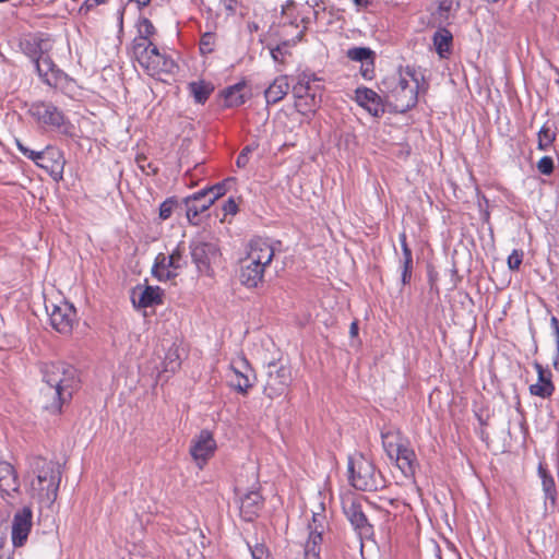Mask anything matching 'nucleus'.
I'll return each mask as SVG.
<instances>
[{"label":"nucleus","instance_id":"obj_3","mask_svg":"<svg viewBox=\"0 0 559 559\" xmlns=\"http://www.w3.org/2000/svg\"><path fill=\"white\" fill-rule=\"evenodd\" d=\"M423 82L421 72L407 66L404 69L401 68L396 73L388 75L382 81V86L388 100L396 110L404 112L417 104Z\"/></svg>","mask_w":559,"mask_h":559},{"label":"nucleus","instance_id":"obj_17","mask_svg":"<svg viewBox=\"0 0 559 559\" xmlns=\"http://www.w3.org/2000/svg\"><path fill=\"white\" fill-rule=\"evenodd\" d=\"M33 526V512L29 507L19 510L12 521L11 538L14 547H21L27 540Z\"/></svg>","mask_w":559,"mask_h":559},{"label":"nucleus","instance_id":"obj_8","mask_svg":"<svg viewBox=\"0 0 559 559\" xmlns=\"http://www.w3.org/2000/svg\"><path fill=\"white\" fill-rule=\"evenodd\" d=\"M132 57L151 76L162 73H171L176 68L174 60L165 53H162L153 44L147 48L138 44V51L132 53Z\"/></svg>","mask_w":559,"mask_h":559},{"label":"nucleus","instance_id":"obj_46","mask_svg":"<svg viewBox=\"0 0 559 559\" xmlns=\"http://www.w3.org/2000/svg\"><path fill=\"white\" fill-rule=\"evenodd\" d=\"M360 74L365 80H372L374 78V59H369L361 63Z\"/></svg>","mask_w":559,"mask_h":559},{"label":"nucleus","instance_id":"obj_42","mask_svg":"<svg viewBox=\"0 0 559 559\" xmlns=\"http://www.w3.org/2000/svg\"><path fill=\"white\" fill-rule=\"evenodd\" d=\"M257 147L258 145L251 144L242 148V151L239 153L236 159V165L238 168H245L248 165L250 155Z\"/></svg>","mask_w":559,"mask_h":559},{"label":"nucleus","instance_id":"obj_39","mask_svg":"<svg viewBox=\"0 0 559 559\" xmlns=\"http://www.w3.org/2000/svg\"><path fill=\"white\" fill-rule=\"evenodd\" d=\"M216 34L213 32H205L200 39L199 49L201 55L206 56L215 50Z\"/></svg>","mask_w":559,"mask_h":559},{"label":"nucleus","instance_id":"obj_22","mask_svg":"<svg viewBox=\"0 0 559 559\" xmlns=\"http://www.w3.org/2000/svg\"><path fill=\"white\" fill-rule=\"evenodd\" d=\"M534 367L537 372V382L530 385V393L542 399L550 397L555 391L550 370L545 369L539 362H535Z\"/></svg>","mask_w":559,"mask_h":559},{"label":"nucleus","instance_id":"obj_33","mask_svg":"<svg viewBox=\"0 0 559 559\" xmlns=\"http://www.w3.org/2000/svg\"><path fill=\"white\" fill-rule=\"evenodd\" d=\"M432 41L440 58H447L451 53L453 35L449 29L438 28L433 34Z\"/></svg>","mask_w":559,"mask_h":559},{"label":"nucleus","instance_id":"obj_57","mask_svg":"<svg viewBox=\"0 0 559 559\" xmlns=\"http://www.w3.org/2000/svg\"><path fill=\"white\" fill-rule=\"evenodd\" d=\"M250 28H251V29H257V28H258V26H257L255 24H252V26L250 25Z\"/></svg>","mask_w":559,"mask_h":559},{"label":"nucleus","instance_id":"obj_35","mask_svg":"<svg viewBox=\"0 0 559 559\" xmlns=\"http://www.w3.org/2000/svg\"><path fill=\"white\" fill-rule=\"evenodd\" d=\"M245 87V83H237L227 87L224 91L225 105L227 107H238L242 105L246 100V97L243 95Z\"/></svg>","mask_w":559,"mask_h":559},{"label":"nucleus","instance_id":"obj_25","mask_svg":"<svg viewBox=\"0 0 559 559\" xmlns=\"http://www.w3.org/2000/svg\"><path fill=\"white\" fill-rule=\"evenodd\" d=\"M262 497L258 490H250L240 497V515L245 521H253L262 508Z\"/></svg>","mask_w":559,"mask_h":559},{"label":"nucleus","instance_id":"obj_28","mask_svg":"<svg viewBox=\"0 0 559 559\" xmlns=\"http://www.w3.org/2000/svg\"><path fill=\"white\" fill-rule=\"evenodd\" d=\"M399 239L402 248V258L400 260L401 281L403 285H406L411 282L412 278L413 254L411 248L407 245L406 234L404 231L400 234Z\"/></svg>","mask_w":559,"mask_h":559},{"label":"nucleus","instance_id":"obj_18","mask_svg":"<svg viewBox=\"0 0 559 559\" xmlns=\"http://www.w3.org/2000/svg\"><path fill=\"white\" fill-rule=\"evenodd\" d=\"M267 267L259 262L249 260L246 257L242 261V265L240 269V282L248 288H257L264 278V273Z\"/></svg>","mask_w":559,"mask_h":559},{"label":"nucleus","instance_id":"obj_48","mask_svg":"<svg viewBox=\"0 0 559 559\" xmlns=\"http://www.w3.org/2000/svg\"><path fill=\"white\" fill-rule=\"evenodd\" d=\"M252 559H266L267 554L263 545H255L251 548Z\"/></svg>","mask_w":559,"mask_h":559},{"label":"nucleus","instance_id":"obj_36","mask_svg":"<svg viewBox=\"0 0 559 559\" xmlns=\"http://www.w3.org/2000/svg\"><path fill=\"white\" fill-rule=\"evenodd\" d=\"M381 437H382V444H383V448H384L388 456L391 460H393L395 452L397 451V449H400V447L403 445V443L405 441L402 440L399 435L393 433L391 431L382 432Z\"/></svg>","mask_w":559,"mask_h":559},{"label":"nucleus","instance_id":"obj_10","mask_svg":"<svg viewBox=\"0 0 559 559\" xmlns=\"http://www.w3.org/2000/svg\"><path fill=\"white\" fill-rule=\"evenodd\" d=\"M49 322L52 329L62 334H70L76 322V310L72 304L60 301L59 304H46Z\"/></svg>","mask_w":559,"mask_h":559},{"label":"nucleus","instance_id":"obj_40","mask_svg":"<svg viewBox=\"0 0 559 559\" xmlns=\"http://www.w3.org/2000/svg\"><path fill=\"white\" fill-rule=\"evenodd\" d=\"M189 87L194 100L199 104L205 103L210 96L211 90L203 82H192Z\"/></svg>","mask_w":559,"mask_h":559},{"label":"nucleus","instance_id":"obj_21","mask_svg":"<svg viewBox=\"0 0 559 559\" xmlns=\"http://www.w3.org/2000/svg\"><path fill=\"white\" fill-rule=\"evenodd\" d=\"M132 302L138 308H148L163 302V290L158 286L136 287Z\"/></svg>","mask_w":559,"mask_h":559},{"label":"nucleus","instance_id":"obj_37","mask_svg":"<svg viewBox=\"0 0 559 559\" xmlns=\"http://www.w3.org/2000/svg\"><path fill=\"white\" fill-rule=\"evenodd\" d=\"M437 5L436 13L442 21L449 20L460 8V0H435Z\"/></svg>","mask_w":559,"mask_h":559},{"label":"nucleus","instance_id":"obj_29","mask_svg":"<svg viewBox=\"0 0 559 559\" xmlns=\"http://www.w3.org/2000/svg\"><path fill=\"white\" fill-rule=\"evenodd\" d=\"M155 34V27L147 17H141L138 22V36L133 39L131 46V53L138 51V44L142 47H150L153 43L151 37Z\"/></svg>","mask_w":559,"mask_h":559},{"label":"nucleus","instance_id":"obj_27","mask_svg":"<svg viewBox=\"0 0 559 559\" xmlns=\"http://www.w3.org/2000/svg\"><path fill=\"white\" fill-rule=\"evenodd\" d=\"M289 88L290 85L286 75L275 78L264 92L266 103L276 104L281 102L287 95Z\"/></svg>","mask_w":559,"mask_h":559},{"label":"nucleus","instance_id":"obj_24","mask_svg":"<svg viewBox=\"0 0 559 559\" xmlns=\"http://www.w3.org/2000/svg\"><path fill=\"white\" fill-rule=\"evenodd\" d=\"M20 483L14 467L4 461H0V492L2 497H12L17 492Z\"/></svg>","mask_w":559,"mask_h":559},{"label":"nucleus","instance_id":"obj_2","mask_svg":"<svg viewBox=\"0 0 559 559\" xmlns=\"http://www.w3.org/2000/svg\"><path fill=\"white\" fill-rule=\"evenodd\" d=\"M41 395L47 400L44 407L52 414L61 411L62 404L70 401L78 385L75 369L64 362L46 364L43 368Z\"/></svg>","mask_w":559,"mask_h":559},{"label":"nucleus","instance_id":"obj_41","mask_svg":"<svg viewBox=\"0 0 559 559\" xmlns=\"http://www.w3.org/2000/svg\"><path fill=\"white\" fill-rule=\"evenodd\" d=\"M234 178H228L222 182H218L207 189H205L210 195V199L214 203L218 198L223 197L227 191V185L233 182Z\"/></svg>","mask_w":559,"mask_h":559},{"label":"nucleus","instance_id":"obj_31","mask_svg":"<svg viewBox=\"0 0 559 559\" xmlns=\"http://www.w3.org/2000/svg\"><path fill=\"white\" fill-rule=\"evenodd\" d=\"M295 98V107L298 112L301 115L312 114L317 110L321 103V94H316V92H306L298 94H293Z\"/></svg>","mask_w":559,"mask_h":559},{"label":"nucleus","instance_id":"obj_4","mask_svg":"<svg viewBox=\"0 0 559 559\" xmlns=\"http://www.w3.org/2000/svg\"><path fill=\"white\" fill-rule=\"evenodd\" d=\"M314 508L311 509L312 518L308 524L309 536L305 544L304 559H321V544L323 534L329 528V521L325 514V504L319 492Z\"/></svg>","mask_w":559,"mask_h":559},{"label":"nucleus","instance_id":"obj_34","mask_svg":"<svg viewBox=\"0 0 559 559\" xmlns=\"http://www.w3.org/2000/svg\"><path fill=\"white\" fill-rule=\"evenodd\" d=\"M556 129L549 121L544 123L537 133V148L548 151L556 140Z\"/></svg>","mask_w":559,"mask_h":559},{"label":"nucleus","instance_id":"obj_44","mask_svg":"<svg viewBox=\"0 0 559 559\" xmlns=\"http://www.w3.org/2000/svg\"><path fill=\"white\" fill-rule=\"evenodd\" d=\"M175 201L173 199L165 200L159 206V218L165 221L168 219L174 211Z\"/></svg>","mask_w":559,"mask_h":559},{"label":"nucleus","instance_id":"obj_47","mask_svg":"<svg viewBox=\"0 0 559 559\" xmlns=\"http://www.w3.org/2000/svg\"><path fill=\"white\" fill-rule=\"evenodd\" d=\"M224 213L235 215L238 212V205L233 198H229L223 205Z\"/></svg>","mask_w":559,"mask_h":559},{"label":"nucleus","instance_id":"obj_19","mask_svg":"<svg viewBox=\"0 0 559 559\" xmlns=\"http://www.w3.org/2000/svg\"><path fill=\"white\" fill-rule=\"evenodd\" d=\"M213 204L206 190H200L185 199L186 214L189 222L197 224V217Z\"/></svg>","mask_w":559,"mask_h":559},{"label":"nucleus","instance_id":"obj_55","mask_svg":"<svg viewBox=\"0 0 559 559\" xmlns=\"http://www.w3.org/2000/svg\"><path fill=\"white\" fill-rule=\"evenodd\" d=\"M554 366H555V369L559 371V354H557L554 359Z\"/></svg>","mask_w":559,"mask_h":559},{"label":"nucleus","instance_id":"obj_53","mask_svg":"<svg viewBox=\"0 0 559 559\" xmlns=\"http://www.w3.org/2000/svg\"><path fill=\"white\" fill-rule=\"evenodd\" d=\"M349 334L352 337H355L358 335V324L356 321L352 322L349 328Z\"/></svg>","mask_w":559,"mask_h":559},{"label":"nucleus","instance_id":"obj_12","mask_svg":"<svg viewBox=\"0 0 559 559\" xmlns=\"http://www.w3.org/2000/svg\"><path fill=\"white\" fill-rule=\"evenodd\" d=\"M28 112L41 126L67 130L68 121L63 112L51 103L35 102L31 105Z\"/></svg>","mask_w":559,"mask_h":559},{"label":"nucleus","instance_id":"obj_30","mask_svg":"<svg viewBox=\"0 0 559 559\" xmlns=\"http://www.w3.org/2000/svg\"><path fill=\"white\" fill-rule=\"evenodd\" d=\"M321 79L318 78L314 73L311 72H302L298 75L297 83L293 86V94H298L306 92H316V94H321L322 86L320 84Z\"/></svg>","mask_w":559,"mask_h":559},{"label":"nucleus","instance_id":"obj_20","mask_svg":"<svg viewBox=\"0 0 559 559\" xmlns=\"http://www.w3.org/2000/svg\"><path fill=\"white\" fill-rule=\"evenodd\" d=\"M355 100L374 117H379L384 112L381 97L371 88L358 87L355 91Z\"/></svg>","mask_w":559,"mask_h":559},{"label":"nucleus","instance_id":"obj_16","mask_svg":"<svg viewBox=\"0 0 559 559\" xmlns=\"http://www.w3.org/2000/svg\"><path fill=\"white\" fill-rule=\"evenodd\" d=\"M275 245L276 242L270 238L254 237L247 246L246 257L269 267L275 255Z\"/></svg>","mask_w":559,"mask_h":559},{"label":"nucleus","instance_id":"obj_38","mask_svg":"<svg viewBox=\"0 0 559 559\" xmlns=\"http://www.w3.org/2000/svg\"><path fill=\"white\" fill-rule=\"evenodd\" d=\"M346 56L349 60L360 63L376 58L374 51L368 47H353L347 50Z\"/></svg>","mask_w":559,"mask_h":559},{"label":"nucleus","instance_id":"obj_51","mask_svg":"<svg viewBox=\"0 0 559 559\" xmlns=\"http://www.w3.org/2000/svg\"><path fill=\"white\" fill-rule=\"evenodd\" d=\"M550 326L554 331L555 336L558 337L559 336V320L556 317H551Z\"/></svg>","mask_w":559,"mask_h":559},{"label":"nucleus","instance_id":"obj_45","mask_svg":"<svg viewBox=\"0 0 559 559\" xmlns=\"http://www.w3.org/2000/svg\"><path fill=\"white\" fill-rule=\"evenodd\" d=\"M523 260V252L519 250H513L511 254L508 257V266L512 271H516L520 269Z\"/></svg>","mask_w":559,"mask_h":559},{"label":"nucleus","instance_id":"obj_11","mask_svg":"<svg viewBox=\"0 0 559 559\" xmlns=\"http://www.w3.org/2000/svg\"><path fill=\"white\" fill-rule=\"evenodd\" d=\"M230 385L238 393L246 395L253 386L255 373L249 361L243 356L234 358L229 365Z\"/></svg>","mask_w":559,"mask_h":559},{"label":"nucleus","instance_id":"obj_26","mask_svg":"<svg viewBox=\"0 0 559 559\" xmlns=\"http://www.w3.org/2000/svg\"><path fill=\"white\" fill-rule=\"evenodd\" d=\"M393 460L396 462L397 467L405 476L412 475L415 472L416 454L405 442L395 452Z\"/></svg>","mask_w":559,"mask_h":559},{"label":"nucleus","instance_id":"obj_5","mask_svg":"<svg viewBox=\"0 0 559 559\" xmlns=\"http://www.w3.org/2000/svg\"><path fill=\"white\" fill-rule=\"evenodd\" d=\"M347 473L349 484L357 490L373 491L380 486L374 465L361 454L348 457Z\"/></svg>","mask_w":559,"mask_h":559},{"label":"nucleus","instance_id":"obj_50","mask_svg":"<svg viewBox=\"0 0 559 559\" xmlns=\"http://www.w3.org/2000/svg\"><path fill=\"white\" fill-rule=\"evenodd\" d=\"M225 7V10L229 15H234L236 13V2L237 0H222Z\"/></svg>","mask_w":559,"mask_h":559},{"label":"nucleus","instance_id":"obj_54","mask_svg":"<svg viewBox=\"0 0 559 559\" xmlns=\"http://www.w3.org/2000/svg\"><path fill=\"white\" fill-rule=\"evenodd\" d=\"M278 51H280V47H276L275 49L271 50V55H272L273 59H275V60L277 59Z\"/></svg>","mask_w":559,"mask_h":559},{"label":"nucleus","instance_id":"obj_14","mask_svg":"<svg viewBox=\"0 0 559 559\" xmlns=\"http://www.w3.org/2000/svg\"><path fill=\"white\" fill-rule=\"evenodd\" d=\"M216 448L213 435L209 430H202L191 440L189 451L197 466L202 469L214 455Z\"/></svg>","mask_w":559,"mask_h":559},{"label":"nucleus","instance_id":"obj_56","mask_svg":"<svg viewBox=\"0 0 559 559\" xmlns=\"http://www.w3.org/2000/svg\"><path fill=\"white\" fill-rule=\"evenodd\" d=\"M138 163H139L140 168H142L144 170L145 163H141V159H138Z\"/></svg>","mask_w":559,"mask_h":559},{"label":"nucleus","instance_id":"obj_49","mask_svg":"<svg viewBox=\"0 0 559 559\" xmlns=\"http://www.w3.org/2000/svg\"><path fill=\"white\" fill-rule=\"evenodd\" d=\"M104 4L103 2H96L95 0H85L80 9V14H87L91 10H93L96 5Z\"/></svg>","mask_w":559,"mask_h":559},{"label":"nucleus","instance_id":"obj_9","mask_svg":"<svg viewBox=\"0 0 559 559\" xmlns=\"http://www.w3.org/2000/svg\"><path fill=\"white\" fill-rule=\"evenodd\" d=\"M266 382L264 384V394L270 399L281 396L286 392L292 383V370L289 366L272 361L266 367Z\"/></svg>","mask_w":559,"mask_h":559},{"label":"nucleus","instance_id":"obj_58","mask_svg":"<svg viewBox=\"0 0 559 559\" xmlns=\"http://www.w3.org/2000/svg\"><path fill=\"white\" fill-rule=\"evenodd\" d=\"M96 2H103L106 3L108 0H95Z\"/></svg>","mask_w":559,"mask_h":559},{"label":"nucleus","instance_id":"obj_7","mask_svg":"<svg viewBox=\"0 0 559 559\" xmlns=\"http://www.w3.org/2000/svg\"><path fill=\"white\" fill-rule=\"evenodd\" d=\"M187 264L186 247L181 242L178 243L169 254H157L152 267V273L158 281H168L176 277Z\"/></svg>","mask_w":559,"mask_h":559},{"label":"nucleus","instance_id":"obj_23","mask_svg":"<svg viewBox=\"0 0 559 559\" xmlns=\"http://www.w3.org/2000/svg\"><path fill=\"white\" fill-rule=\"evenodd\" d=\"M36 71L41 81L49 85H56L61 75V71L55 66L48 55L40 53L34 59Z\"/></svg>","mask_w":559,"mask_h":559},{"label":"nucleus","instance_id":"obj_43","mask_svg":"<svg viewBox=\"0 0 559 559\" xmlns=\"http://www.w3.org/2000/svg\"><path fill=\"white\" fill-rule=\"evenodd\" d=\"M537 169L543 175H550L554 171V160L550 156L542 157L537 163Z\"/></svg>","mask_w":559,"mask_h":559},{"label":"nucleus","instance_id":"obj_32","mask_svg":"<svg viewBox=\"0 0 559 559\" xmlns=\"http://www.w3.org/2000/svg\"><path fill=\"white\" fill-rule=\"evenodd\" d=\"M538 475L542 479L543 491L545 495V508H548V502L551 504V507H554L557 498L554 477L542 463H539L538 466Z\"/></svg>","mask_w":559,"mask_h":559},{"label":"nucleus","instance_id":"obj_6","mask_svg":"<svg viewBox=\"0 0 559 559\" xmlns=\"http://www.w3.org/2000/svg\"><path fill=\"white\" fill-rule=\"evenodd\" d=\"M17 150L38 167L45 169L53 179H60L64 168V157L62 152L55 146H46L41 151H34L16 140Z\"/></svg>","mask_w":559,"mask_h":559},{"label":"nucleus","instance_id":"obj_1","mask_svg":"<svg viewBox=\"0 0 559 559\" xmlns=\"http://www.w3.org/2000/svg\"><path fill=\"white\" fill-rule=\"evenodd\" d=\"M23 480L32 499L51 504L57 499L61 481L60 465L41 456H31Z\"/></svg>","mask_w":559,"mask_h":559},{"label":"nucleus","instance_id":"obj_15","mask_svg":"<svg viewBox=\"0 0 559 559\" xmlns=\"http://www.w3.org/2000/svg\"><path fill=\"white\" fill-rule=\"evenodd\" d=\"M191 259L200 273L207 274L211 263L218 257V249L213 242L193 241L190 245Z\"/></svg>","mask_w":559,"mask_h":559},{"label":"nucleus","instance_id":"obj_52","mask_svg":"<svg viewBox=\"0 0 559 559\" xmlns=\"http://www.w3.org/2000/svg\"><path fill=\"white\" fill-rule=\"evenodd\" d=\"M358 8H367L372 3V0H353Z\"/></svg>","mask_w":559,"mask_h":559},{"label":"nucleus","instance_id":"obj_13","mask_svg":"<svg viewBox=\"0 0 559 559\" xmlns=\"http://www.w3.org/2000/svg\"><path fill=\"white\" fill-rule=\"evenodd\" d=\"M343 511L360 537L372 534V526L369 524L358 498L347 495L342 499Z\"/></svg>","mask_w":559,"mask_h":559}]
</instances>
